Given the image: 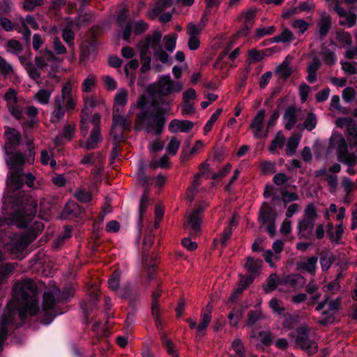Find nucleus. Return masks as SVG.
<instances>
[{"label": "nucleus", "mask_w": 357, "mask_h": 357, "mask_svg": "<svg viewBox=\"0 0 357 357\" xmlns=\"http://www.w3.org/2000/svg\"><path fill=\"white\" fill-rule=\"evenodd\" d=\"M23 171H11L7 174V192L3 197V211L20 229H25L35 218L38 204L22 191L24 185Z\"/></svg>", "instance_id": "1"}, {"label": "nucleus", "mask_w": 357, "mask_h": 357, "mask_svg": "<svg viewBox=\"0 0 357 357\" xmlns=\"http://www.w3.org/2000/svg\"><path fill=\"white\" fill-rule=\"evenodd\" d=\"M73 296V289L66 287L61 291L59 288L55 291H45L43 296L40 321L44 325L50 324L53 320L63 312L58 306L60 302H67Z\"/></svg>", "instance_id": "2"}, {"label": "nucleus", "mask_w": 357, "mask_h": 357, "mask_svg": "<svg viewBox=\"0 0 357 357\" xmlns=\"http://www.w3.org/2000/svg\"><path fill=\"white\" fill-rule=\"evenodd\" d=\"M164 106H160L155 111H141L136 116L137 124L141 127L145 126L147 132L153 130L155 135H161L167 121L165 115L168 114L169 111V108Z\"/></svg>", "instance_id": "3"}, {"label": "nucleus", "mask_w": 357, "mask_h": 357, "mask_svg": "<svg viewBox=\"0 0 357 357\" xmlns=\"http://www.w3.org/2000/svg\"><path fill=\"white\" fill-rule=\"evenodd\" d=\"M153 241L154 234L151 231L145 234L142 250V263L146 277L142 284L145 288H147L150 285L151 280L155 279L157 272V257L153 255L151 256L149 255V249L152 246Z\"/></svg>", "instance_id": "4"}, {"label": "nucleus", "mask_w": 357, "mask_h": 357, "mask_svg": "<svg viewBox=\"0 0 357 357\" xmlns=\"http://www.w3.org/2000/svg\"><path fill=\"white\" fill-rule=\"evenodd\" d=\"M276 213L267 202H264L259 211L258 222L261 226L267 225L266 231L271 238L276 233Z\"/></svg>", "instance_id": "5"}, {"label": "nucleus", "mask_w": 357, "mask_h": 357, "mask_svg": "<svg viewBox=\"0 0 357 357\" xmlns=\"http://www.w3.org/2000/svg\"><path fill=\"white\" fill-rule=\"evenodd\" d=\"M296 344L309 355H314L318 351L317 342L310 339V329L306 325H301L296 328Z\"/></svg>", "instance_id": "6"}, {"label": "nucleus", "mask_w": 357, "mask_h": 357, "mask_svg": "<svg viewBox=\"0 0 357 357\" xmlns=\"http://www.w3.org/2000/svg\"><path fill=\"white\" fill-rule=\"evenodd\" d=\"M4 153L6 155L5 162L8 169L13 171H23L26 156L21 151L4 150Z\"/></svg>", "instance_id": "7"}, {"label": "nucleus", "mask_w": 357, "mask_h": 357, "mask_svg": "<svg viewBox=\"0 0 357 357\" xmlns=\"http://www.w3.org/2000/svg\"><path fill=\"white\" fill-rule=\"evenodd\" d=\"M162 33L160 31H154L151 35H148L145 39L141 40L139 42V47L143 48V54L146 52H149V49L151 47L155 51H158L162 48L161 45Z\"/></svg>", "instance_id": "8"}, {"label": "nucleus", "mask_w": 357, "mask_h": 357, "mask_svg": "<svg viewBox=\"0 0 357 357\" xmlns=\"http://www.w3.org/2000/svg\"><path fill=\"white\" fill-rule=\"evenodd\" d=\"M4 136L6 142L3 146V150H15L21 144V133L15 128L9 126H5Z\"/></svg>", "instance_id": "9"}, {"label": "nucleus", "mask_w": 357, "mask_h": 357, "mask_svg": "<svg viewBox=\"0 0 357 357\" xmlns=\"http://www.w3.org/2000/svg\"><path fill=\"white\" fill-rule=\"evenodd\" d=\"M19 289V291L22 299L24 301L37 300L34 296L37 293V287L32 280H26L24 281L19 287L15 285L13 290Z\"/></svg>", "instance_id": "10"}, {"label": "nucleus", "mask_w": 357, "mask_h": 357, "mask_svg": "<svg viewBox=\"0 0 357 357\" xmlns=\"http://www.w3.org/2000/svg\"><path fill=\"white\" fill-rule=\"evenodd\" d=\"M25 302L26 303L18 310V316L22 321H24L29 315L31 317L36 316L38 314L40 311L38 300Z\"/></svg>", "instance_id": "11"}, {"label": "nucleus", "mask_w": 357, "mask_h": 357, "mask_svg": "<svg viewBox=\"0 0 357 357\" xmlns=\"http://www.w3.org/2000/svg\"><path fill=\"white\" fill-rule=\"evenodd\" d=\"M99 301V294L97 291H92L89 294V301H82L79 305L83 312L85 320L89 321V317L93 309L96 307Z\"/></svg>", "instance_id": "12"}, {"label": "nucleus", "mask_w": 357, "mask_h": 357, "mask_svg": "<svg viewBox=\"0 0 357 357\" xmlns=\"http://www.w3.org/2000/svg\"><path fill=\"white\" fill-rule=\"evenodd\" d=\"M84 212L83 207L73 201L68 202L61 213L63 218H79Z\"/></svg>", "instance_id": "13"}, {"label": "nucleus", "mask_w": 357, "mask_h": 357, "mask_svg": "<svg viewBox=\"0 0 357 357\" xmlns=\"http://www.w3.org/2000/svg\"><path fill=\"white\" fill-rule=\"evenodd\" d=\"M119 295L123 299L140 298L141 291L137 284L128 283L119 289Z\"/></svg>", "instance_id": "14"}, {"label": "nucleus", "mask_w": 357, "mask_h": 357, "mask_svg": "<svg viewBox=\"0 0 357 357\" xmlns=\"http://www.w3.org/2000/svg\"><path fill=\"white\" fill-rule=\"evenodd\" d=\"M300 110V109H298L295 106H289L286 108L283 115V119L287 121L284 125L286 130H291L296 124L298 122L296 113Z\"/></svg>", "instance_id": "15"}, {"label": "nucleus", "mask_w": 357, "mask_h": 357, "mask_svg": "<svg viewBox=\"0 0 357 357\" xmlns=\"http://www.w3.org/2000/svg\"><path fill=\"white\" fill-rule=\"evenodd\" d=\"M241 280L238 287L231 294L229 301L231 302L236 301L238 298L242 294L244 290H245L250 284L254 282L253 276L243 277L241 275Z\"/></svg>", "instance_id": "16"}, {"label": "nucleus", "mask_w": 357, "mask_h": 357, "mask_svg": "<svg viewBox=\"0 0 357 357\" xmlns=\"http://www.w3.org/2000/svg\"><path fill=\"white\" fill-rule=\"evenodd\" d=\"M266 115V111L263 109H259L257 115L253 119L250 127L253 128L254 136L256 138L261 137L260 132L263 129L264 121Z\"/></svg>", "instance_id": "17"}, {"label": "nucleus", "mask_w": 357, "mask_h": 357, "mask_svg": "<svg viewBox=\"0 0 357 357\" xmlns=\"http://www.w3.org/2000/svg\"><path fill=\"white\" fill-rule=\"evenodd\" d=\"M14 310H10L8 315H3L1 317L0 322V338H2L3 341H6L8 337V326L13 324Z\"/></svg>", "instance_id": "18"}, {"label": "nucleus", "mask_w": 357, "mask_h": 357, "mask_svg": "<svg viewBox=\"0 0 357 357\" xmlns=\"http://www.w3.org/2000/svg\"><path fill=\"white\" fill-rule=\"evenodd\" d=\"M263 261L260 259H255L248 257L244 265L245 268L250 273L249 276H253L254 279L259 273Z\"/></svg>", "instance_id": "19"}, {"label": "nucleus", "mask_w": 357, "mask_h": 357, "mask_svg": "<svg viewBox=\"0 0 357 357\" xmlns=\"http://www.w3.org/2000/svg\"><path fill=\"white\" fill-rule=\"evenodd\" d=\"M102 141L101 136L100 128H93L91 131L89 138L88 139L84 148L87 150L96 149L98 144Z\"/></svg>", "instance_id": "20"}, {"label": "nucleus", "mask_w": 357, "mask_h": 357, "mask_svg": "<svg viewBox=\"0 0 357 357\" xmlns=\"http://www.w3.org/2000/svg\"><path fill=\"white\" fill-rule=\"evenodd\" d=\"M319 27V33L320 39L323 40L328 33L331 26L332 20L329 15H326L325 13L321 17V19L317 24Z\"/></svg>", "instance_id": "21"}, {"label": "nucleus", "mask_w": 357, "mask_h": 357, "mask_svg": "<svg viewBox=\"0 0 357 357\" xmlns=\"http://www.w3.org/2000/svg\"><path fill=\"white\" fill-rule=\"evenodd\" d=\"M255 11L250 10L245 16V21L243 25L239 29L238 34L242 36H248L250 33V30L254 24V17Z\"/></svg>", "instance_id": "22"}, {"label": "nucleus", "mask_w": 357, "mask_h": 357, "mask_svg": "<svg viewBox=\"0 0 357 357\" xmlns=\"http://www.w3.org/2000/svg\"><path fill=\"white\" fill-rule=\"evenodd\" d=\"M55 109L51 117V121L57 123L65 114L64 102L62 98H55Z\"/></svg>", "instance_id": "23"}, {"label": "nucleus", "mask_w": 357, "mask_h": 357, "mask_svg": "<svg viewBox=\"0 0 357 357\" xmlns=\"http://www.w3.org/2000/svg\"><path fill=\"white\" fill-rule=\"evenodd\" d=\"M171 85H172V80L170 75H162L158 82L159 93L165 96L170 95L172 93Z\"/></svg>", "instance_id": "24"}, {"label": "nucleus", "mask_w": 357, "mask_h": 357, "mask_svg": "<svg viewBox=\"0 0 357 357\" xmlns=\"http://www.w3.org/2000/svg\"><path fill=\"white\" fill-rule=\"evenodd\" d=\"M202 218L190 214L188 218L187 227L190 229V234L197 236L201 231Z\"/></svg>", "instance_id": "25"}, {"label": "nucleus", "mask_w": 357, "mask_h": 357, "mask_svg": "<svg viewBox=\"0 0 357 357\" xmlns=\"http://www.w3.org/2000/svg\"><path fill=\"white\" fill-rule=\"evenodd\" d=\"M304 278L300 274H289L285 275L280 280V284L289 285L291 287H296L303 282Z\"/></svg>", "instance_id": "26"}, {"label": "nucleus", "mask_w": 357, "mask_h": 357, "mask_svg": "<svg viewBox=\"0 0 357 357\" xmlns=\"http://www.w3.org/2000/svg\"><path fill=\"white\" fill-rule=\"evenodd\" d=\"M44 224L39 221H36L29 229L26 238L29 241V242H32L34 241L39 234H40L44 229Z\"/></svg>", "instance_id": "27"}, {"label": "nucleus", "mask_w": 357, "mask_h": 357, "mask_svg": "<svg viewBox=\"0 0 357 357\" xmlns=\"http://www.w3.org/2000/svg\"><path fill=\"white\" fill-rule=\"evenodd\" d=\"M318 261V257L312 256L307 259L306 262H300L298 264V269H304L309 273H314L316 268H317V264Z\"/></svg>", "instance_id": "28"}, {"label": "nucleus", "mask_w": 357, "mask_h": 357, "mask_svg": "<svg viewBox=\"0 0 357 357\" xmlns=\"http://www.w3.org/2000/svg\"><path fill=\"white\" fill-rule=\"evenodd\" d=\"M335 261V256L329 251H322L320 253V264L322 271H328Z\"/></svg>", "instance_id": "29"}, {"label": "nucleus", "mask_w": 357, "mask_h": 357, "mask_svg": "<svg viewBox=\"0 0 357 357\" xmlns=\"http://www.w3.org/2000/svg\"><path fill=\"white\" fill-rule=\"evenodd\" d=\"M292 73V68L286 60L280 64L275 70V73L279 75L284 80H287L291 75Z\"/></svg>", "instance_id": "30"}, {"label": "nucleus", "mask_w": 357, "mask_h": 357, "mask_svg": "<svg viewBox=\"0 0 357 357\" xmlns=\"http://www.w3.org/2000/svg\"><path fill=\"white\" fill-rule=\"evenodd\" d=\"M278 285V277L276 273L270 275L266 280V284L262 286L265 293L268 294L274 291Z\"/></svg>", "instance_id": "31"}, {"label": "nucleus", "mask_w": 357, "mask_h": 357, "mask_svg": "<svg viewBox=\"0 0 357 357\" xmlns=\"http://www.w3.org/2000/svg\"><path fill=\"white\" fill-rule=\"evenodd\" d=\"M300 137L297 135H293L288 139L286 148V154L288 156H292L295 154L296 149L299 144Z\"/></svg>", "instance_id": "32"}, {"label": "nucleus", "mask_w": 357, "mask_h": 357, "mask_svg": "<svg viewBox=\"0 0 357 357\" xmlns=\"http://www.w3.org/2000/svg\"><path fill=\"white\" fill-rule=\"evenodd\" d=\"M337 143V153H348V146L346 140L340 136L335 141V139L331 137L329 142V148L333 149L335 144Z\"/></svg>", "instance_id": "33"}, {"label": "nucleus", "mask_w": 357, "mask_h": 357, "mask_svg": "<svg viewBox=\"0 0 357 357\" xmlns=\"http://www.w3.org/2000/svg\"><path fill=\"white\" fill-rule=\"evenodd\" d=\"M211 320V312L210 310L208 312H204L201 314L200 322L197 327V331L199 334H201V332L206 331L207 328Z\"/></svg>", "instance_id": "34"}, {"label": "nucleus", "mask_w": 357, "mask_h": 357, "mask_svg": "<svg viewBox=\"0 0 357 357\" xmlns=\"http://www.w3.org/2000/svg\"><path fill=\"white\" fill-rule=\"evenodd\" d=\"M323 61L327 66H331L334 65L337 61V56L334 52L328 48H324L321 52Z\"/></svg>", "instance_id": "35"}, {"label": "nucleus", "mask_w": 357, "mask_h": 357, "mask_svg": "<svg viewBox=\"0 0 357 357\" xmlns=\"http://www.w3.org/2000/svg\"><path fill=\"white\" fill-rule=\"evenodd\" d=\"M160 340L162 344L167 350V352L169 355H172V356H177V354H176V351L174 350V344H173L172 340L167 337L166 333H160Z\"/></svg>", "instance_id": "36"}, {"label": "nucleus", "mask_w": 357, "mask_h": 357, "mask_svg": "<svg viewBox=\"0 0 357 357\" xmlns=\"http://www.w3.org/2000/svg\"><path fill=\"white\" fill-rule=\"evenodd\" d=\"M285 143V137L280 134V132H278L272 140L269 147L268 151L271 153H274L277 148L282 149Z\"/></svg>", "instance_id": "37"}, {"label": "nucleus", "mask_w": 357, "mask_h": 357, "mask_svg": "<svg viewBox=\"0 0 357 357\" xmlns=\"http://www.w3.org/2000/svg\"><path fill=\"white\" fill-rule=\"evenodd\" d=\"M137 181L139 183L145 188L144 191H146V194H148L149 179L146 174L144 167L142 165H140L139 167Z\"/></svg>", "instance_id": "38"}, {"label": "nucleus", "mask_w": 357, "mask_h": 357, "mask_svg": "<svg viewBox=\"0 0 357 357\" xmlns=\"http://www.w3.org/2000/svg\"><path fill=\"white\" fill-rule=\"evenodd\" d=\"M335 124L340 128L346 126L349 131H351L354 127L357 128V123L351 117H340L336 120Z\"/></svg>", "instance_id": "39"}, {"label": "nucleus", "mask_w": 357, "mask_h": 357, "mask_svg": "<svg viewBox=\"0 0 357 357\" xmlns=\"http://www.w3.org/2000/svg\"><path fill=\"white\" fill-rule=\"evenodd\" d=\"M149 205V199L146 194V191H144L140 198L139 205V223L142 224L143 222V215L146 211L147 206Z\"/></svg>", "instance_id": "40"}, {"label": "nucleus", "mask_w": 357, "mask_h": 357, "mask_svg": "<svg viewBox=\"0 0 357 357\" xmlns=\"http://www.w3.org/2000/svg\"><path fill=\"white\" fill-rule=\"evenodd\" d=\"M264 318V314L261 311L250 310L248 312L247 326L253 327L259 320Z\"/></svg>", "instance_id": "41"}, {"label": "nucleus", "mask_w": 357, "mask_h": 357, "mask_svg": "<svg viewBox=\"0 0 357 357\" xmlns=\"http://www.w3.org/2000/svg\"><path fill=\"white\" fill-rule=\"evenodd\" d=\"M84 107L82 109V114L89 118L92 113V109L96 105V101L93 98H84Z\"/></svg>", "instance_id": "42"}, {"label": "nucleus", "mask_w": 357, "mask_h": 357, "mask_svg": "<svg viewBox=\"0 0 357 357\" xmlns=\"http://www.w3.org/2000/svg\"><path fill=\"white\" fill-rule=\"evenodd\" d=\"M222 109L218 108L215 110V112L211 116L210 119L207 121L206 123L204 126V135H207L208 132H209L212 128L218 119L219 116L222 114Z\"/></svg>", "instance_id": "43"}, {"label": "nucleus", "mask_w": 357, "mask_h": 357, "mask_svg": "<svg viewBox=\"0 0 357 357\" xmlns=\"http://www.w3.org/2000/svg\"><path fill=\"white\" fill-rule=\"evenodd\" d=\"M174 0H158L155 7L153 9V13L155 16L159 15L165 8H169L173 4Z\"/></svg>", "instance_id": "44"}, {"label": "nucleus", "mask_w": 357, "mask_h": 357, "mask_svg": "<svg viewBox=\"0 0 357 357\" xmlns=\"http://www.w3.org/2000/svg\"><path fill=\"white\" fill-rule=\"evenodd\" d=\"M119 28L121 29V37L123 40L128 43H130V36L132 32V30H134L132 22L131 20H129L126 23V24H123V27Z\"/></svg>", "instance_id": "45"}, {"label": "nucleus", "mask_w": 357, "mask_h": 357, "mask_svg": "<svg viewBox=\"0 0 357 357\" xmlns=\"http://www.w3.org/2000/svg\"><path fill=\"white\" fill-rule=\"evenodd\" d=\"M121 278V272L116 270L113 272L111 277L108 280V285L109 289L113 291H117L119 289V280Z\"/></svg>", "instance_id": "46"}, {"label": "nucleus", "mask_w": 357, "mask_h": 357, "mask_svg": "<svg viewBox=\"0 0 357 357\" xmlns=\"http://www.w3.org/2000/svg\"><path fill=\"white\" fill-rule=\"evenodd\" d=\"M14 266L11 263H6L0 266V282L6 280L13 273Z\"/></svg>", "instance_id": "47"}, {"label": "nucleus", "mask_w": 357, "mask_h": 357, "mask_svg": "<svg viewBox=\"0 0 357 357\" xmlns=\"http://www.w3.org/2000/svg\"><path fill=\"white\" fill-rule=\"evenodd\" d=\"M336 39L346 46H350L353 42L351 35L349 32L344 31H337Z\"/></svg>", "instance_id": "48"}, {"label": "nucleus", "mask_w": 357, "mask_h": 357, "mask_svg": "<svg viewBox=\"0 0 357 357\" xmlns=\"http://www.w3.org/2000/svg\"><path fill=\"white\" fill-rule=\"evenodd\" d=\"M162 294V289H160V283L158 282L156 289L152 291L151 294V310L159 309L158 300Z\"/></svg>", "instance_id": "49"}, {"label": "nucleus", "mask_w": 357, "mask_h": 357, "mask_svg": "<svg viewBox=\"0 0 357 357\" xmlns=\"http://www.w3.org/2000/svg\"><path fill=\"white\" fill-rule=\"evenodd\" d=\"M232 235V228L231 225H228L225 227L222 233L220 235V243L221 245L222 250L225 249L227 246L228 240Z\"/></svg>", "instance_id": "50"}, {"label": "nucleus", "mask_w": 357, "mask_h": 357, "mask_svg": "<svg viewBox=\"0 0 357 357\" xmlns=\"http://www.w3.org/2000/svg\"><path fill=\"white\" fill-rule=\"evenodd\" d=\"M181 142L176 137H172L167 146V152L172 155H175L180 147Z\"/></svg>", "instance_id": "51"}, {"label": "nucleus", "mask_w": 357, "mask_h": 357, "mask_svg": "<svg viewBox=\"0 0 357 357\" xmlns=\"http://www.w3.org/2000/svg\"><path fill=\"white\" fill-rule=\"evenodd\" d=\"M7 47L8 48V51L15 54H20L23 50L22 44L15 39L9 40L7 43Z\"/></svg>", "instance_id": "52"}, {"label": "nucleus", "mask_w": 357, "mask_h": 357, "mask_svg": "<svg viewBox=\"0 0 357 357\" xmlns=\"http://www.w3.org/2000/svg\"><path fill=\"white\" fill-rule=\"evenodd\" d=\"M317 126V116L312 112H309L303 123V126L308 131H312L316 128Z\"/></svg>", "instance_id": "53"}, {"label": "nucleus", "mask_w": 357, "mask_h": 357, "mask_svg": "<svg viewBox=\"0 0 357 357\" xmlns=\"http://www.w3.org/2000/svg\"><path fill=\"white\" fill-rule=\"evenodd\" d=\"M282 200L284 205L288 203L299 200V196L296 192H289L286 190L281 191Z\"/></svg>", "instance_id": "54"}, {"label": "nucleus", "mask_w": 357, "mask_h": 357, "mask_svg": "<svg viewBox=\"0 0 357 357\" xmlns=\"http://www.w3.org/2000/svg\"><path fill=\"white\" fill-rule=\"evenodd\" d=\"M260 341L265 347H269L273 344V335L269 331H261L258 334Z\"/></svg>", "instance_id": "55"}, {"label": "nucleus", "mask_w": 357, "mask_h": 357, "mask_svg": "<svg viewBox=\"0 0 357 357\" xmlns=\"http://www.w3.org/2000/svg\"><path fill=\"white\" fill-rule=\"evenodd\" d=\"M13 8L10 0H0V17L8 16Z\"/></svg>", "instance_id": "56"}, {"label": "nucleus", "mask_w": 357, "mask_h": 357, "mask_svg": "<svg viewBox=\"0 0 357 357\" xmlns=\"http://www.w3.org/2000/svg\"><path fill=\"white\" fill-rule=\"evenodd\" d=\"M318 218L317 211L316 207L313 204H309L304 211V218L316 220Z\"/></svg>", "instance_id": "57"}, {"label": "nucleus", "mask_w": 357, "mask_h": 357, "mask_svg": "<svg viewBox=\"0 0 357 357\" xmlns=\"http://www.w3.org/2000/svg\"><path fill=\"white\" fill-rule=\"evenodd\" d=\"M128 100V92L125 89L119 91L114 98V104L124 107Z\"/></svg>", "instance_id": "58"}, {"label": "nucleus", "mask_w": 357, "mask_h": 357, "mask_svg": "<svg viewBox=\"0 0 357 357\" xmlns=\"http://www.w3.org/2000/svg\"><path fill=\"white\" fill-rule=\"evenodd\" d=\"M127 125L128 120L124 116L119 114H113L112 128H115L116 126L126 128Z\"/></svg>", "instance_id": "59"}, {"label": "nucleus", "mask_w": 357, "mask_h": 357, "mask_svg": "<svg viewBox=\"0 0 357 357\" xmlns=\"http://www.w3.org/2000/svg\"><path fill=\"white\" fill-rule=\"evenodd\" d=\"M76 199L82 203H87L91 201L92 198L91 193L84 189L77 191L75 194Z\"/></svg>", "instance_id": "60"}, {"label": "nucleus", "mask_w": 357, "mask_h": 357, "mask_svg": "<svg viewBox=\"0 0 357 357\" xmlns=\"http://www.w3.org/2000/svg\"><path fill=\"white\" fill-rule=\"evenodd\" d=\"M51 93L47 89H40L36 95V99L41 104L45 105L48 103L50 98Z\"/></svg>", "instance_id": "61"}, {"label": "nucleus", "mask_w": 357, "mask_h": 357, "mask_svg": "<svg viewBox=\"0 0 357 357\" xmlns=\"http://www.w3.org/2000/svg\"><path fill=\"white\" fill-rule=\"evenodd\" d=\"M164 40H165V49L168 52H172L176 47V34H174L171 36H165Z\"/></svg>", "instance_id": "62"}, {"label": "nucleus", "mask_w": 357, "mask_h": 357, "mask_svg": "<svg viewBox=\"0 0 357 357\" xmlns=\"http://www.w3.org/2000/svg\"><path fill=\"white\" fill-rule=\"evenodd\" d=\"M63 40L68 45L72 46L74 45L75 33L70 28H65L62 33Z\"/></svg>", "instance_id": "63"}, {"label": "nucleus", "mask_w": 357, "mask_h": 357, "mask_svg": "<svg viewBox=\"0 0 357 357\" xmlns=\"http://www.w3.org/2000/svg\"><path fill=\"white\" fill-rule=\"evenodd\" d=\"M342 69L349 75H356L357 74V63L354 62V63H351L348 61L341 62Z\"/></svg>", "instance_id": "64"}]
</instances>
